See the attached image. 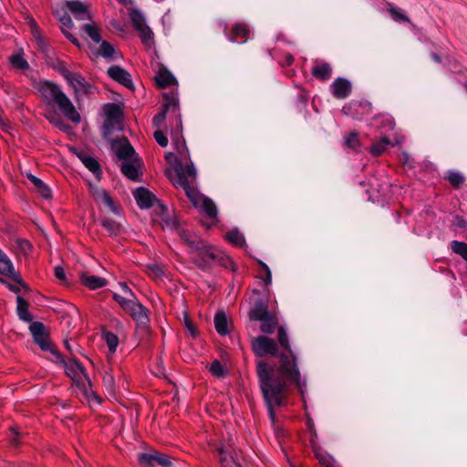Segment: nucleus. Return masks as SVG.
Masks as SVG:
<instances>
[{
	"label": "nucleus",
	"mask_w": 467,
	"mask_h": 467,
	"mask_svg": "<svg viewBox=\"0 0 467 467\" xmlns=\"http://www.w3.org/2000/svg\"><path fill=\"white\" fill-rule=\"evenodd\" d=\"M278 342L284 349L278 355V365L274 367L264 360H259L256 364L260 389L272 421L275 420L274 407L285 403L290 388L296 387L303 394L306 386V381L301 379L296 357L290 348L288 336L283 327H278Z\"/></svg>",
	"instance_id": "nucleus-1"
},
{
	"label": "nucleus",
	"mask_w": 467,
	"mask_h": 467,
	"mask_svg": "<svg viewBox=\"0 0 467 467\" xmlns=\"http://www.w3.org/2000/svg\"><path fill=\"white\" fill-rule=\"evenodd\" d=\"M163 99L164 102L162 109L153 118L152 123L156 128H161L166 118L169 119L170 124L167 130H170L172 144L179 155V161L173 153L167 154L166 159L169 161H171V159H174L176 161L175 168L179 165L185 166L191 162L193 164L190 159V152L182 135V121L180 113L178 96L174 92H170L164 94Z\"/></svg>",
	"instance_id": "nucleus-2"
},
{
	"label": "nucleus",
	"mask_w": 467,
	"mask_h": 467,
	"mask_svg": "<svg viewBox=\"0 0 467 467\" xmlns=\"http://www.w3.org/2000/svg\"><path fill=\"white\" fill-rule=\"evenodd\" d=\"M163 99L164 102L162 109L153 118L152 123L156 128H161L166 118L169 119L170 124L167 130H170L172 144L179 155V161L173 153L167 154L166 159L169 161H171V159H174L176 161L175 168L179 165L185 166L191 162L193 164L190 159V152L182 135V121L180 113L178 96L174 92H170L164 94Z\"/></svg>",
	"instance_id": "nucleus-3"
},
{
	"label": "nucleus",
	"mask_w": 467,
	"mask_h": 467,
	"mask_svg": "<svg viewBox=\"0 0 467 467\" xmlns=\"http://www.w3.org/2000/svg\"><path fill=\"white\" fill-rule=\"evenodd\" d=\"M176 176L177 178L173 182L174 186L184 190L186 196L193 206L202 210L209 218H216L217 207L215 203L210 198L201 194L194 187L197 172L193 164L191 162L185 166H177Z\"/></svg>",
	"instance_id": "nucleus-4"
},
{
	"label": "nucleus",
	"mask_w": 467,
	"mask_h": 467,
	"mask_svg": "<svg viewBox=\"0 0 467 467\" xmlns=\"http://www.w3.org/2000/svg\"><path fill=\"white\" fill-rule=\"evenodd\" d=\"M35 88L47 105H57L59 111L73 123L81 121L80 114L59 85L48 80H40Z\"/></svg>",
	"instance_id": "nucleus-5"
},
{
	"label": "nucleus",
	"mask_w": 467,
	"mask_h": 467,
	"mask_svg": "<svg viewBox=\"0 0 467 467\" xmlns=\"http://www.w3.org/2000/svg\"><path fill=\"white\" fill-rule=\"evenodd\" d=\"M35 88L47 105H57L59 111L73 123L81 121L80 114L59 85L48 80H40Z\"/></svg>",
	"instance_id": "nucleus-6"
},
{
	"label": "nucleus",
	"mask_w": 467,
	"mask_h": 467,
	"mask_svg": "<svg viewBox=\"0 0 467 467\" xmlns=\"http://www.w3.org/2000/svg\"><path fill=\"white\" fill-rule=\"evenodd\" d=\"M55 360L58 363L63 364L66 374L72 379L77 385L84 384V380H88V376L85 368L75 358L65 360L61 359Z\"/></svg>",
	"instance_id": "nucleus-7"
},
{
	"label": "nucleus",
	"mask_w": 467,
	"mask_h": 467,
	"mask_svg": "<svg viewBox=\"0 0 467 467\" xmlns=\"http://www.w3.org/2000/svg\"><path fill=\"white\" fill-rule=\"evenodd\" d=\"M252 348L257 357H265L267 355L275 356L278 346L276 342L265 336H259L253 339Z\"/></svg>",
	"instance_id": "nucleus-8"
},
{
	"label": "nucleus",
	"mask_w": 467,
	"mask_h": 467,
	"mask_svg": "<svg viewBox=\"0 0 467 467\" xmlns=\"http://www.w3.org/2000/svg\"><path fill=\"white\" fill-rule=\"evenodd\" d=\"M371 103L367 100H354L342 108V113L354 119L360 120L371 112Z\"/></svg>",
	"instance_id": "nucleus-9"
},
{
	"label": "nucleus",
	"mask_w": 467,
	"mask_h": 467,
	"mask_svg": "<svg viewBox=\"0 0 467 467\" xmlns=\"http://www.w3.org/2000/svg\"><path fill=\"white\" fill-rule=\"evenodd\" d=\"M137 322L138 327L146 329L149 323L148 310L132 298L123 309Z\"/></svg>",
	"instance_id": "nucleus-10"
},
{
	"label": "nucleus",
	"mask_w": 467,
	"mask_h": 467,
	"mask_svg": "<svg viewBox=\"0 0 467 467\" xmlns=\"http://www.w3.org/2000/svg\"><path fill=\"white\" fill-rule=\"evenodd\" d=\"M138 461L142 467H154L155 463L162 467L172 466L171 457L159 451L140 453L138 457Z\"/></svg>",
	"instance_id": "nucleus-11"
},
{
	"label": "nucleus",
	"mask_w": 467,
	"mask_h": 467,
	"mask_svg": "<svg viewBox=\"0 0 467 467\" xmlns=\"http://www.w3.org/2000/svg\"><path fill=\"white\" fill-rule=\"evenodd\" d=\"M0 274L5 275L26 290H29V286L24 282L20 275L16 272L13 263L8 256L0 249Z\"/></svg>",
	"instance_id": "nucleus-12"
},
{
	"label": "nucleus",
	"mask_w": 467,
	"mask_h": 467,
	"mask_svg": "<svg viewBox=\"0 0 467 467\" xmlns=\"http://www.w3.org/2000/svg\"><path fill=\"white\" fill-rule=\"evenodd\" d=\"M73 87L76 97L94 95L98 90L95 86L88 82L83 76L77 74L69 83Z\"/></svg>",
	"instance_id": "nucleus-13"
},
{
	"label": "nucleus",
	"mask_w": 467,
	"mask_h": 467,
	"mask_svg": "<svg viewBox=\"0 0 467 467\" xmlns=\"http://www.w3.org/2000/svg\"><path fill=\"white\" fill-rule=\"evenodd\" d=\"M160 207L161 211L167 212V208L164 207V205L160 204ZM162 221L164 222L163 228H168L171 230H173L176 232V234L179 235L182 241H184L187 237L192 235V234L186 228H184L180 221L174 217V218H169L167 214H162Z\"/></svg>",
	"instance_id": "nucleus-14"
},
{
	"label": "nucleus",
	"mask_w": 467,
	"mask_h": 467,
	"mask_svg": "<svg viewBox=\"0 0 467 467\" xmlns=\"http://www.w3.org/2000/svg\"><path fill=\"white\" fill-rule=\"evenodd\" d=\"M109 77L129 89H133V82L130 74L119 66H112L108 69Z\"/></svg>",
	"instance_id": "nucleus-15"
},
{
	"label": "nucleus",
	"mask_w": 467,
	"mask_h": 467,
	"mask_svg": "<svg viewBox=\"0 0 467 467\" xmlns=\"http://www.w3.org/2000/svg\"><path fill=\"white\" fill-rule=\"evenodd\" d=\"M105 115L106 119L104 121V129L108 131L114 128L116 124H119L121 119L120 107L115 103H108L105 105Z\"/></svg>",
	"instance_id": "nucleus-16"
},
{
	"label": "nucleus",
	"mask_w": 467,
	"mask_h": 467,
	"mask_svg": "<svg viewBox=\"0 0 467 467\" xmlns=\"http://www.w3.org/2000/svg\"><path fill=\"white\" fill-rule=\"evenodd\" d=\"M112 148L115 150L117 157L123 161L131 160L135 154L133 147L126 138L115 140L112 143Z\"/></svg>",
	"instance_id": "nucleus-17"
},
{
	"label": "nucleus",
	"mask_w": 467,
	"mask_h": 467,
	"mask_svg": "<svg viewBox=\"0 0 467 467\" xmlns=\"http://www.w3.org/2000/svg\"><path fill=\"white\" fill-rule=\"evenodd\" d=\"M197 256L192 259L193 263L200 268H205L217 259V254L202 243V248L196 250Z\"/></svg>",
	"instance_id": "nucleus-18"
},
{
	"label": "nucleus",
	"mask_w": 467,
	"mask_h": 467,
	"mask_svg": "<svg viewBox=\"0 0 467 467\" xmlns=\"http://www.w3.org/2000/svg\"><path fill=\"white\" fill-rule=\"evenodd\" d=\"M55 16L57 17V19L60 22V29L64 36L75 46L79 47V42L78 38L73 36L69 30L73 27V22L68 14L64 12L62 15L58 11L54 13Z\"/></svg>",
	"instance_id": "nucleus-19"
},
{
	"label": "nucleus",
	"mask_w": 467,
	"mask_h": 467,
	"mask_svg": "<svg viewBox=\"0 0 467 467\" xmlns=\"http://www.w3.org/2000/svg\"><path fill=\"white\" fill-rule=\"evenodd\" d=\"M332 94L336 99H343L351 93V83L343 78H336L330 86Z\"/></svg>",
	"instance_id": "nucleus-20"
},
{
	"label": "nucleus",
	"mask_w": 467,
	"mask_h": 467,
	"mask_svg": "<svg viewBox=\"0 0 467 467\" xmlns=\"http://www.w3.org/2000/svg\"><path fill=\"white\" fill-rule=\"evenodd\" d=\"M274 312L268 310V304L266 301L259 299L255 302L254 306L249 311V318L252 321H263Z\"/></svg>",
	"instance_id": "nucleus-21"
},
{
	"label": "nucleus",
	"mask_w": 467,
	"mask_h": 467,
	"mask_svg": "<svg viewBox=\"0 0 467 467\" xmlns=\"http://www.w3.org/2000/svg\"><path fill=\"white\" fill-rule=\"evenodd\" d=\"M311 74L317 79L327 81L331 78L332 67L327 62L322 60H315Z\"/></svg>",
	"instance_id": "nucleus-22"
},
{
	"label": "nucleus",
	"mask_w": 467,
	"mask_h": 467,
	"mask_svg": "<svg viewBox=\"0 0 467 467\" xmlns=\"http://www.w3.org/2000/svg\"><path fill=\"white\" fill-rule=\"evenodd\" d=\"M218 452L223 467H242L240 451L234 450L228 452L223 448H219Z\"/></svg>",
	"instance_id": "nucleus-23"
},
{
	"label": "nucleus",
	"mask_w": 467,
	"mask_h": 467,
	"mask_svg": "<svg viewBox=\"0 0 467 467\" xmlns=\"http://www.w3.org/2000/svg\"><path fill=\"white\" fill-rule=\"evenodd\" d=\"M65 5L78 20H91L88 6L78 1H66Z\"/></svg>",
	"instance_id": "nucleus-24"
},
{
	"label": "nucleus",
	"mask_w": 467,
	"mask_h": 467,
	"mask_svg": "<svg viewBox=\"0 0 467 467\" xmlns=\"http://www.w3.org/2000/svg\"><path fill=\"white\" fill-rule=\"evenodd\" d=\"M134 197L137 204L141 209L151 207L154 202H158L157 198L147 189L140 187L134 192Z\"/></svg>",
	"instance_id": "nucleus-25"
},
{
	"label": "nucleus",
	"mask_w": 467,
	"mask_h": 467,
	"mask_svg": "<svg viewBox=\"0 0 467 467\" xmlns=\"http://www.w3.org/2000/svg\"><path fill=\"white\" fill-rule=\"evenodd\" d=\"M250 36V30L248 26L244 23H236L228 36V39L232 42L244 43L247 41Z\"/></svg>",
	"instance_id": "nucleus-26"
},
{
	"label": "nucleus",
	"mask_w": 467,
	"mask_h": 467,
	"mask_svg": "<svg viewBox=\"0 0 467 467\" xmlns=\"http://www.w3.org/2000/svg\"><path fill=\"white\" fill-rule=\"evenodd\" d=\"M370 125L375 126L380 132L393 130L395 128L393 118L388 114H379L374 117Z\"/></svg>",
	"instance_id": "nucleus-27"
},
{
	"label": "nucleus",
	"mask_w": 467,
	"mask_h": 467,
	"mask_svg": "<svg viewBox=\"0 0 467 467\" xmlns=\"http://www.w3.org/2000/svg\"><path fill=\"white\" fill-rule=\"evenodd\" d=\"M79 278L81 284L90 290L104 287L108 284V281L105 278L97 275H91L86 273H82Z\"/></svg>",
	"instance_id": "nucleus-28"
},
{
	"label": "nucleus",
	"mask_w": 467,
	"mask_h": 467,
	"mask_svg": "<svg viewBox=\"0 0 467 467\" xmlns=\"http://www.w3.org/2000/svg\"><path fill=\"white\" fill-rule=\"evenodd\" d=\"M34 341L36 344H37L40 347V348L42 350L50 351L53 354L55 358L62 360V355L53 346L47 333L45 335L34 337Z\"/></svg>",
	"instance_id": "nucleus-29"
},
{
	"label": "nucleus",
	"mask_w": 467,
	"mask_h": 467,
	"mask_svg": "<svg viewBox=\"0 0 467 467\" xmlns=\"http://www.w3.org/2000/svg\"><path fill=\"white\" fill-rule=\"evenodd\" d=\"M100 224L108 231L110 236H118L123 233V225L114 219L102 217Z\"/></svg>",
	"instance_id": "nucleus-30"
},
{
	"label": "nucleus",
	"mask_w": 467,
	"mask_h": 467,
	"mask_svg": "<svg viewBox=\"0 0 467 467\" xmlns=\"http://www.w3.org/2000/svg\"><path fill=\"white\" fill-rule=\"evenodd\" d=\"M139 161L135 160H128L121 163V172L130 180H137L139 178Z\"/></svg>",
	"instance_id": "nucleus-31"
},
{
	"label": "nucleus",
	"mask_w": 467,
	"mask_h": 467,
	"mask_svg": "<svg viewBox=\"0 0 467 467\" xmlns=\"http://www.w3.org/2000/svg\"><path fill=\"white\" fill-rule=\"evenodd\" d=\"M155 81L158 87L161 88L171 87L176 83L175 78L167 69H161L158 75L155 77Z\"/></svg>",
	"instance_id": "nucleus-32"
},
{
	"label": "nucleus",
	"mask_w": 467,
	"mask_h": 467,
	"mask_svg": "<svg viewBox=\"0 0 467 467\" xmlns=\"http://www.w3.org/2000/svg\"><path fill=\"white\" fill-rule=\"evenodd\" d=\"M16 312L18 317L25 322H31L32 316L28 311L29 304L24 299L22 296H18L16 297Z\"/></svg>",
	"instance_id": "nucleus-33"
},
{
	"label": "nucleus",
	"mask_w": 467,
	"mask_h": 467,
	"mask_svg": "<svg viewBox=\"0 0 467 467\" xmlns=\"http://www.w3.org/2000/svg\"><path fill=\"white\" fill-rule=\"evenodd\" d=\"M27 179L33 183L36 192L45 199L51 198V191L46 183L33 174H27Z\"/></svg>",
	"instance_id": "nucleus-34"
},
{
	"label": "nucleus",
	"mask_w": 467,
	"mask_h": 467,
	"mask_svg": "<svg viewBox=\"0 0 467 467\" xmlns=\"http://www.w3.org/2000/svg\"><path fill=\"white\" fill-rule=\"evenodd\" d=\"M390 145V140L388 137L383 136L380 140H375L370 146L369 151L372 156H380Z\"/></svg>",
	"instance_id": "nucleus-35"
},
{
	"label": "nucleus",
	"mask_w": 467,
	"mask_h": 467,
	"mask_svg": "<svg viewBox=\"0 0 467 467\" xmlns=\"http://www.w3.org/2000/svg\"><path fill=\"white\" fill-rule=\"evenodd\" d=\"M261 322L260 330L265 334H272L278 327V318L275 313H273L268 317Z\"/></svg>",
	"instance_id": "nucleus-36"
},
{
	"label": "nucleus",
	"mask_w": 467,
	"mask_h": 467,
	"mask_svg": "<svg viewBox=\"0 0 467 467\" xmlns=\"http://www.w3.org/2000/svg\"><path fill=\"white\" fill-rule=\"evenodd\" d=\"M228 321L226 315L223 312H218L216 313L214 317V327L218 334L220 335H226L229 333L228 331Z\"/></svg>",
	"instance_id": "nucleus-37"
},
{
	"label": "nucleus",
	"mask_w": 467,
	"mask_h": 467,
	"mask_svg": "<svg viewBox=\"0 0 467 467\" xmlns=\"http://www.w3.org/2000/svg\"><path fill=\"white\" fill-rule=\"evenodd\" d=\"M82 30L93 40L95 43H99L101 41V36L99 33V28L95 22H90L84 24L82 26Z\"/></svg>",
	"instance_id": "nucleus-38"
},
{
	"label": "nucleus",
	"mask_w": 467,
	"mask_h": 467,
	"mask_svg": "<svg viewBox=\"0 0 467 467\" xmlns=\"http://www.w3.org/2000/svg\"><path fill=\"white\" fill-rule=\"evenodd\" d=\"M388 11L390 14L392 19L399 23H410L408 16H406L401 9L398 8L391 3H387Z\"/></svg>",
	"instance_id": "nucleus-39"
},
{
	"label": "nucleus",
	"mask_w": 467,
	"mask_h": 467,
	"mask_svg": "<svg viewBox=\"0 0 467 467\" xmlns=\"http://www.w3.org/2000/svg\"><path fill=\"white\" fill-rule=\"evenodd\" d=\"M344 145L353 150H358L361 147L359 134L358 131H351L344 138Z\"/></svg>",
	"instance_id": "nucleus-40"
},
{
	"label": "nucleus",
	"mask_w": 467,
	"mask_h": 467,
	"mask_svg": "<svg viewBox=\"0 0 467 467\" xmlns=\"http://www.w3.org/2000/svg\"><path fill=\"white\" fill-rule=\"evenodd\" d=\"M451 185L459 189L465 182V177L460 171H449L445 176Z\"/></svg>",
	"instance_id": "nucleus-41"
},
{
	"label": "nucleus",
	"mask_w": 467,
	"mask_h": 467,
	"mask_svg": "<svg viewBox=\"0 0 467 467\" xmlns=\"http://www.w3.org/2000/svg\"><path fill=\"white\" fill-rule=\"evenodd\" d=\"M129 16L135 30L147 26L143 15L138 9H130Z\"/></svg>",
	"instance_id": "nucleus-42"
},
{
	"label": "nucleus",
	"mask_w": 467,
	"mask_h": 467,
	"mask_svg": "<svg viewBox=\"0 0 467 467\" xmlns=\"http://www.w3.org/2000/svg\"><path fill=\"white\" fill-rule=\"evenodd\" d=\"M80 160L86 168H88L91 172L96 175L100 173V166L99 163L93 158L85 154L79 155Z\"/></svg>",
	"instance_id": "nucleus-43"
},
{
	"label": "nucleus",
	"mask_w": 467,
	"mask_h": 467,
	"mask_svg": "<svg viewBox=\"0 0 467 467\" xmlns=\"http://www.w3.org/2000/svg\"><path fill=\"white\" fill-rule=\"evenodd\" d=\"M102 338L106 342V344L109 349V352L114 353L119 345V338H118L117 335H115L113 332H110V331H103Z\"/></svg>",
	"instance_id": "nucleus-44"
},
{
	"label": "nucleus",
	"mask_w": 467,
	"mask_h": 467,
	"mask_svg": "<svg viewBox=\"0 0 467 467\" xmlns=\"http://www.w3.org/2000/svg\"><path fill=\"white\" fill-rule=\"evenodd\" d=\"M97 198L100 200L105 205H107L114 213H119V208L114 203L112 198L109 196V194L104 191H98L97 192Z\"/></svg>",
	"instance_id": "nucleus-45"
},
{
	"label": "nucleus",
	"mask_w": 467,
	"mask_h": 467,
	"mask_svg": "<svg viewBox=\"0 0 467 467\" xmlns=\"http://www.w3.org/2000/svg\"><path fill=\"white\" fill-rule=\"evenodd\" d=\"M139 32L141 42L148 47L153 44V33L148 26L136 29Z\"/></svg>",
	"instance_id": "nucleus-46"
},
{
	"label": "nucleus",
	"mask_w": 467,
	"mask_h": 467,
	"mask_svg": "<svg viewBox=\"0 0 467 467\" xmlns=\"http://www.w3.org/2000/svg\"><path fill=\"white\" fill-rule=\"evenodd\" d=\"M316 457L319 460L320 463L325 467H337L335 464V461L326 452H323L321 450L314 447Z\"/></svg>",
	"instance_id": "nucleus-47"
},
{
	"label": "nucleus",
	"mask_w": 467,
	"mask_h": 467,
	"mask_svg": "<svg viewBox=\"0 0 467 467\" xmlns=\"http://www.w3.org/2000/svg\"><path fill=\"white\" fill-rule=\"evenodd\" d=\"M451 248L453 253L462 256L467 262V244L464 242L452 241Z\"/></svg>",
	"instance_id": "nucleus-48"
},
{
	"label": "nucleus",
	"mask_w": 467,
	"mask_h": 467,
	"mask_svg": "<svg viewBox=\"0 0 467 467\" xmlns=\"http://www.w3.org/2000/svg\"><path fill=\"white\" fill-rule=\"evenodd\" d=\"M183 242L191 249L192 252H196V250L202 248L203 242L200 237L193 234L187 237Z\"/></svg>",
	"instance_id": "nucleus-49"
},
{
	"label": "nucleus",
	"mask_w": 467,
	"mask_h": 467,
	"mask_svg": "<svg viewBox=\"0 0 467 467\" xmlns=\"http://www.w3.org/2000/svg\"><path fill=\"white\" fill-rule=\"evenodd\" d=\"M12 65L21 70H26L29 67L28 62L24 58L23 55L16 54L10 57Z\"/></svg>",
	"instance_id": "nucleus-50"
},
{
	"label": "nucleus",
	"mask_w": 467,
	"mask_h": 467,
	"mask_svg": "<svg viewBox=\"0 0 467 467\" xmlns=\"http://www.w3.org/2000/svg\"><path fill=\"white\" fill-rule=\"evenodd\" d=\"M210 371L213 376L218 378H223L226 375V370L223 365L217 359L212 362Z\"/></svg>",
	"instance_id": "nucleus-51"
},
{
	"label": "nucleus",
	"mask_w": 467,
	"mask_h": 467,
	"mask_svg": "<svg viewBox=\"0 0 467 467\" xmlns=\"http://www.w3.org/2000/svg\"><path fill=\"white\" fill-rule=\"evenodd\" d=\"M29 329L33 336V338L47 334L46 327L42 322L31 321Z\"/></svg>",
	"instance_id": "nucleus-52"
},
{
	"label": "nucleus",
	"mask_w": 467,
	"mask_h": 467,
	"mask_svg": "<svg viewBox=\"0 0 467 467\" xmlns=\"http://www.w3.org/2000/svg\"><path fill=\"white\" fill-rule=\"evenodd\" d=\"M100 42H101V45H100V48H99V54L106 58H111L115 52L113 46L110 43H109L108 41H100Z\"/></svg>",
	"instance_id": "nucleus-53"
},
{
	"label": "nucleus",
	"mask_w": 467,
	"mask_h": 467,
	"mask_svg": "<svg viewBox=\"0 0 467 467\" xmlns=\"http://www.w3.org/2000/svg\"><path fill=\"white\" fill-rule=\"evenodd\" d=\"M32 35L36 39L38 47L41 50H45L47 48V43L45 38L42 36L40 30L36 26L32 27Z\"/></svg>",
	"instance_id": "nucleus-54"
},
{
	"label": "nucleus",
	"mask_w": 467,
	"mask_h": 467,
	"mask_svg": "<svg viewBox=\"0 0 467 467\" xmlns=\"http://www.w3.org/2000/svg\"><path fill=\"white\" fill-rule=\"evenodd\" d=\"M103 385L109 392H114L115 390V380L111 373L106 372L103 377Z\"/></svg>",
	"instance_id": "nucleus-55"
},
{
	"label": "nucleus",
	"mask_w": 467,
	"mask_h": 467,
	"mask_svg": "<svg viewBox=\"0 0 467 467\" xmlns=\"http://www.w3.org/2000/svg\"><path fill=\"white\" fill-rule=\"evenodd\" d=\"M227 239L235 245H242L244 243V236L237 231L228 233Z\"/></svg>",
	"instance_id": "nucleus-56"
},
{
	"label": "nucleus",
	"mask_w": 467,
	"mask_h": 467,
	"mask_svg": "<svg viewBox=\"0 0 467 467\" xmlns=\"http://www.w3.org/2000/svg\"><path fill=\"white\" fill-rule=\"evenodd\" d=\"M57 71L64 77V78L68 82V84L78 74L68 70L67 67L62 63L59 64V66L57 67Z\"/></svg>",
	"instance_id": "nucleus-57"
},
{
	"label": "nucleus",
	"mask_w": 467,
	"mask_h": 467,
	"mask_svg": "<svg viewBox=\"0 0 467 467\" xmlns=\"http://www.w3.org/2000/svg\"><path fill=\"white\" fill-rule=\"evenodd\" d=\"M158 129L159 130L153 133V137L160 146L166 147L168 145V139L161 128Z\"/></svg>",
	"instance_id": "nucleus-58"
},
{
	"label": "nucleus",
	"mask_w": 467,
	"mask_h": 467,
	"mask_svg": "<svg viewBox=\"0 0 467 467\" xmlns=\"http://www.w3.org/2000/svg\"><path fill=\"white\" fill-rule=\"evenodd\" d=\"M184 326L192 337H197L198 329L187 316L184 317Z\"/></svg>",
	"instance_id": "nucleus-59"
},
{
	"label": "nucleus",
	"mask_w": 467,
	"mask_h": 467,
	"mask_svg": "<svg viewBox=\"0 0 467 467\" xmlns=\"http://www.w3.org/2000/svg\"><path fill=\"white\" fill-rule=\"evenodd\" d=\"M259 265H261V267L265 272V275L263 277V279H264V282H265V285L267 286L272 282L271 271H270L269 267L264 262L259 261Z\"/></svg>",
	"instance_id": "nucleus-60"
},
{
	"label": "nucleus",
	"mask_w": 467,
	"mask_h": 467,
	"mask_svg": "<svg viewBox=\"0 0 467 467\" xmlns=\"http://www.w3.org/2000/svg\"><path fill=\"white\" fill-rule=\"evenodd\" d=\"M55 276L57 280H59L61 283L66 284L67 283V277L65 270L62 266H56L54 269Z\"/></svg>",
	"instance_id": "nucleus-61"
},
{
	"label": "nucleus",
	"mask_w": 467,
	"mask_h": 467,
	"mask_svg": "<svg viewBox=\"0 0 467 467\" xmlns=\"http://www.w3.org/2000/svg\"><path fill=\"white\" fill-rule=\"evenodd\" d=\"M17 244H18V246L21 249V251L24 252L25 254L31 252L32 245L27 240H25V239L18 240Z\"/></svg>",
	"instance_id": "nucleus-62"
},
{
	"label": "nucleus",
	"mask_w": 467,
	"mask_h": 467,
	"mask_svg": "<svg viewBox=\"0 0 467 467\" xmlns=\"http://www.w3.org/2000/svg\"><path fill=\"white\" fill-rule=\"evenodd\" d=\"M113 298L114 300L119 303L120 305V306L124 309L125 306L128 305V303L132 299V298H128V297H124V296H121L118 294H114L113 295Z\"/></svg>",
	"instance_id": "nucleus-63"
},
{
	"label": "nucleus",
	"mask_w": 467,
	"mask_h": 467,
	"mask_svg": "<svg viewBox=\"0 0 467 467\" xmlns=\"http://www.w3.org/2000/svg\"><path fill=\"white\" fill-rule=\"evenodd\" d=\"M150 270L155 276H161L163 275V270L158 265H151L149 266Z\"/></svg>",
	"instance_id": "nucleus-64"
}]
</instances>
